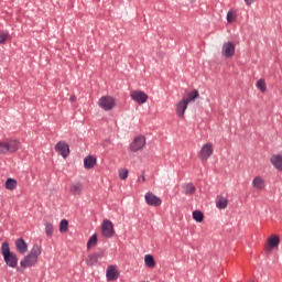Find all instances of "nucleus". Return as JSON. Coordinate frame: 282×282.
<instances>
[{
	"mask_svg": "<svg viewBox=\"0 0 282 282\" xmlns=\"http://www.w3.org/2000/svg\"><path fill=\"white\" fill-rule=\"evenodd\" d=\"M221 54L225 58H232L235 56V43L226 42L223 45Z\"/></svg>",
	"mask_w": 282,
	"mask_h": 282,
	"instance_id": "nucleus-10",
	"label": "nucleus"
},
{
	"mask_svg": "<svg viewBox=\"0 0 282 282\" xmlns=\"http://www.w3.org/2000/svg\"><path fill=\"white\" fill-rule=\"evenodd\" d=\"M15 250L20 254H25L28 252V242L23 238H18L15 240Z\"/></svg>",
	"mask_w": 282,
	"mask_h": 282,
	"instance_id": "nucleus-15",
	"label": "nucleus"
},
{
	"mask_svg": "<svg viewBox=\"0 0 282 282\" xmlns=\"http://www.w3.org/2000/svg\"><path fill=\"white\" fill-rule=\"evenodd\" d=\"M98 245V235L94 234L87 242V250H91V248H96Z\"/></svg>",
	"mask_w": 282,
	"mask_h": 282,
	"instance_id": "nucleus-22",
	"label": "nucleus"
},
{
	"mask_svg": "<svg viewBox=\"0 0 282 282\" xmlns=\"http://www.w3.org/2000/svg\"><path fill=\"white\" fill-rule=\"evenodd\" d=\"M96 162H97L96 156L89 154L84 159V167L87 170L94 169L96 166Z\"/></svg>",
	"mask_w": 282,
	"mask_h": 282,
	"instance_id": "nucleus-17",
	"label": "nucleus"
},
{
	"mask_svg": "<svg viewBox=\"0 0 282 282\" xmlns=\"http://www.w3.org/2000/svg\"><path fill=\"white\" fill-rule=\"evenodd\" d=\"M55 151L58 153V155H62V158H69V144L65 141H58L55 144Z\"/></svg>",
	"mask_w": 282,
	"mask_h": 282,
	"instance_id": "nucleus-9",
	"label": "nucleus"
},
{
	"mask_svg": "<svg viewBox=\"0 0 282 282\" xmlns=\"http://www.w3.org/2000/svg\"><path fill=\"white\" fill-rule=\"evenodd\" d=\"M269 248L271 250H274V248H279V243H281V238L279 236L274 235L268 238Z\"/></svg>",
	"mask_w": 282,
	"mask_h": 282,
	"instance_id": "nucleus-18",
	"label": "nucleus"
},
{
	"mask_svg": "<svg viewBox=\"0 0 282 282\" xmlns=\"http://www.w3.org/2000/svg\"><path fill=\"white\" fill-rule=\"evenodd\" d=\"M69 228V221L67 219H63L59 223V232H67Z\"/></svg>",
	"mask_w": 282,
	"mask_h": 282,
	"instance_id": "nucleus-30",
	"label": "nucleus"
},
{
	"mask_svg": "<svg viewBox=\"0 0 282 282\" xmlns=\"http://www.w3.org/2000/svg\"><path fill=\"white\" fill-rule=\"evenodd\" d=\"M263 184H264V181L260 176H256L252 181L253 188H257L258 191H263Z\"/></svg>",
	"mask_w": 282,
	"mask_h": 282,
	"instance_id": "nucleus-21",
	"label": "nucleus"
},
{
	"mask_svg": "<svg viewBox=\"0 0 282 282\" xmlns=\"http://www.w3.org/2000/svg\"><path fill=\"white\" fill-rule=\"evenodd\" d=\"M119 177L120 180H127L129 177V170L127 169L120 170Z\"/></svg>",
	"mask_w": 282,
	"mask_h": 282,
	"instance_id": "nucleus-34",
	"label": "nucleus"
},
{
	"mask_svg": "<svg viewBox=\"0 0 282 282\" xmlns=\"http://www.w3.org/2000/svg\"><path fill=\"white\" fill-rule=\"evenodd\" d=\"M199 98V91L197 89L192 90L191 93L187 94L186 98H183L184 101L187 102H194V100H197Z\"/></svg>",
	"mask_w": 282,
	"mask_h": 282,
	"instance_id": "nucleus-19",
	"label": "nucleus"
},
{
	"mask_svg": "<svg viewBox=\"0 0 282 282\" xmlns=\"http://www.w3.org/2000/svg\"><path fill=\"white\" fill-rule=\"evenodd\" d=\"M217 208L220 210H224L225 208H228V199L226 198H220L218 202H216Z\"/></svg>",
	"mask_w": 282,
	"mask_h": 282,
	"instance_id": "nucleus-29",
	"label": "nucleus"
},
{
	"mask_svg": "<svg viewBox=\"0 0 282 282\" xmlns=\"http://www.w3.org/2000/svg\"><path fill=\"white\" fill-rule=\"evenodd\" d=\"M45 232L47 237H52V235H54V225H52V223L45 224Z\"/></svg>",
	"mask_w": 282,
	"mask_h": 282,
	"instance_id": "nucleus-32",
	"label": "nucleus"
},
{
	"mask_svg": "<svg viewBox=\"0 0 282 282\" xmlns=\"http://www.w3.org/2000/svg\"><path fill=\"white\" fill-rule=\"evenodd\" d=\"M32 257H34L35 259H39V257H41V247L39 245H33L30 253Z\"/></svg>",
	"mask_w": 282,
	"mask_h": 282,
	"instance_id": "nucleus-28",
	"label": "nucleus"
},
{
	"mask_svg": "<svg viewBox=\"0 0 282 282\" xmlns=\"http://www.w3.org/2000/svg\"><path fill=\"white\" fill-rule=\"evenodd\" d=\"M19 144L20 143L17 139H11L7 142H0V154L7 155V153H17Z\"/></svg>",
	"mask_w": 282,
	"mask_h": 282,
	"instance_id": "nucleus-2",
	"label": "nucleus"
},
{
	"mask_svg": "<svg viewBox=\"0 0 282 282\" xmlns=\"http://www.w3.org/2000/svg\"><path fill=\"white\" fill-rule=\"evenodd\" d=\"M69 193H72V195H80L83 193V183L70 185Z\"/></svg>",
	"mask_w": 282,
	"mask_h": 282,
	"instance_id": "nucleus-20",
	"label": "nucleus"
},
{
	"mask_svg": "<svg viewBox=\"0 0 282 282\" xmlns=\"http://www.w3.org/2000/svg\"><path fill=\"white\" fill-rule=\"evenodd\" d=\"M75 100H76L75 96L70 97V102H74Z\"/></svg>",
	"mask_w": 282,
	"mask_h": 282,
	"instance_id": "nucleus-37",
	"label": "nucleus"
},
{
	"mask_svg": "<svg viewBox=\"0 0 282 282\" xmlns=\"http://www.w3.org/2000/svg\"><path fill=\"white\" fill-rule=\"evenodd\" d=\"M39 263V259L34 256H31L30 253L23 258V260L20 262V265L22 268H32V265H36Z\"/></svg>",
	"mask_w": 282,
	"mask_h": 282,
	"instance_id": "nucleus-12",
	"label": "nucleus"
},
{
	"mask_svg": "<svg viewBox=\"0 0 282 282\" xmlns=\"http://www.w3.org/2000/svg\"><path fill=\"white\" fill-rule=\"evenodd\" d=\"M145 202L148 206H162V198L155 196V194L148 192L145 194Z\"/></svg>",
	"mask_w": 282,
	"mask_h": 282,
	"instance_id": "nucleus-11",
	"label": "nucleus"
},
{
	"mask_svg": "<svg viewBox=\"0 0 282 282\" xmlns=\"http://www.w3.org/2000/svg\"><path fill=\"white\" fill-rule=\"evenodd\" d=\"M246 6H252L254 3V0H245Z\"/></svg>",
	"mask_w": 282,
	"mask_h": 282,
	"instance_id": "nucleus-35",
	"label": "nucleus"
},
{
	"mask_svg": "<svg viewBox=\"0 0 282 282\" xmlns=\"http://www.w3.org/2000/svg\"><path fill=\"white\" fill-rule=\"evenodd\" d=\"M257 89H260L262 94H265L268 91V85L265 84V79L260 78L256 84Z\"/></svg>",
	"mask_w": 282,
	"mask_h": 282,
	"instance_id": "nucleus-24",
	"label": "nucleus"
},
{
	"mask_svg": "<svg viewBox=\"0 0 282 282\" xmlns=\"http://www.w3.org/2000/svg\"><path fill=\"white\" fill-rule=\"evenodd\" d=\"M270 162L276 171L282 172V155L281 154H272L270 158Z\"/></svg>",
	"mask_w": 282,
	"mask_h": 282,
	"instance_id": "nucleus-16",
	"label": "nucleus"
},
{
	"mask_svg": "<svg viewBox=\"0 0 282 282\" xmlns=\"http://www.w3.org/2000/svg\"><path fill=\"white\" fill-rule=\"evenodd\" d=\"M184 195H193L195 194V185L193 183H187L183 186Z\"/></svg>",
	"mask_w": 282,
	"mask_h": 282,
	"instance_id": "nucleus-23",
	"label": "nucleus"
},
{
	"mask_svg": "<svg viewBox=\"0 0 282 282\" xmlns=\"http://www.w3.org/2000/svg\"><path fill=\"white\" fill-rule=\"evenodd\" d=\"M1 254L4 259V263L9 268H17V265H19V257H17V253L10 250V242L8 241L2 242Z\"/></svg>",
	"mask_w": 282,
	"mask_h": 282,
	"instance_id": "nucleus-1",
	"label": "nucleus"
},
{
	"mask_svg": "<svg viewBox=\"0 0 282 282\" xmlns=\"http://www.w3.org/2000/svg\"><path fill=\"white\" fill-rule=\"evenodd\" d=\"M237 21V13L235 11L229 10L227 13V23H235Z\"/></svg>",
	"mask_w": 282,
	"mask_h": 282,
	"instance_id": "nucleus-31",
	"label": "nucleus"
},
{
	"mask_svg": "<svg viewBox=\"0 0 282 282\" xmlns=\"http://www.w3.org/2000/svg\"><path fill=\"white\" fill-rule=\"evenodd\" d=\"M144 263L147 268H155V258H153L151 254H145Z\"/></svg>",
	"mask_w": 282,
	"mask_h": 282,
	"instance_id": "nucleus-26",
	"label": "nucleus"
},
{
	"mask_svg": "<svg viewBox=\"0 0 282 282\" xmlns=\"http://www.w3.org/2000/svg\"><path fill=\"white\" fill-rule=\"evenodd\" d=\"M99 107L104 111H111L116 107V99L111 96H104L99 99Z\"/></svg>",
	"mask_w": 282,
	"mask_h": 282,
	"instance_id": "nucleus-5",
	"label": "nucleus"
},
{
	"mask_svg": "<svg viewBox=\"0 0 282 282\" xmlns=\"http://www.w3.org/2000/svg\"><path fill=\"white\" fill-rule=\"evenodd\" d=\"M193 219L197 221V224H202V221H204V213H202V210H194Z\"/></svg>",
	"mask_w": 282,
	"mask_h": 282,
	"instance_id": "nucleus-27",
	"label": "nucleus"
},
{
	"mask_svg": "<svg viewBox=\"0 0 282 282\" xmlns=\"http://www.w3.org/2000/svg\"><path fill=\"white\" fill-rule=\"evenodd\" d=\"M130 98L137 102V105H144L149 100V95L142 90H134L130 94Z\"/></svg>",
	"mask_w": 282,
	"mask_h": 282,
	"instance_id": "nucleus-8",
	"label": "nucleus"
},
{
	"mask_svg": "<svg viewBox=\"0 0 282 282\" xmlns=\"http://www.w3.org/2000/svg\"><path fill=\"white\" fill-rule=\"evenodd\" d=\"M210 155H213V143L208 142L202 147L200 151L198 152V158L202 160V162H206Z\"/></svg>",
	"mask_w": 282,
	"mask_h": 282,
	"instance_id": "nucleus-7",
	"label": "nucleus"
},
{
	"mask_svg": "<svg viewBox=\"0 0 282 282\" xmlns=\"http://www.w3.org/2000/svg\"><path fill=\"white\" fill-rule=\"evenodd\" d=\"M139 182H147V178L144 177V172H142L141 177H139Z\"/></svg>",
	"mask_w": 282,
	"mask_h": 282,
	"instance_id": "nucleus-36",
	"label": "nucleus"
},
{
	"mask_svg": "<svg viewBox=\"0 0 282 282\" xmlns=\"http://www.w3.org/2000/svg\"><path fill=\"white\" fill-rule=\"evenodd\" d=\"M106 276L108 281H118L120 272L116 270L115 265H109L106 271Z\"/></svg>",
	"mask_w": 282,
	"mask_h": 282,
	"instance_id": "nucleus-13",
	"label": "nucleus"
},
{
	"mask_svg": "<svg viewBox=\"0 0 282 282\" xmlns=\"http://www.w3.org/2000/svg\"><path fill=\"white\" fill-rule=\"evenodd\" d=\"M102 257H105L104 250H100L93 254L87 256V258L85 260L86 265H88L89 268H94V265H96V263H98V261H100V259H102Z\"/></svg>",
	"mask_w": 282,
	"mask_h": 282,
	"instance_id": "nucleus-6",
	"label": "nucleus"
},
{
	"mask_svg": "<svg viewBox=\"0 0 282 282\" xmlns=\"http://www.w3.org/2000/svg\"><path fill=\"white\" fill-rule=\"evenodd\" d=\"M9 34L0 30V45H3L8 41Z\"/></svg>",
	"mask_w": 282,
	"mask_h": 282,
	"instance_id": "nucleus-33",
	"label": "nucleus"
},
{
	"mask_svg": "<svg viewBox=\"0 0 282 282\" xmlns=\"http://www.w3.org/2000/svg\"><path fill=\"white\" fill-rule=\"evenodd\" d=\"M4 186H6L7 191H14V188H17V180L7 178Z\"/></svg>",
	"mask_w": 282,
	"mask_h": 282,
	"instance_id": "nucleus-25",
	"label": "nucleus"
},
{
	"mask_svg": "<svg viewBox=\"0 0 282 282\" xmlns=\"http://www.w3.org/2000/svg\"><path fill=\"white\" fill-rule=\"evenodd\" d=\"M101 235L106 239H111L113 235H116V231L113 230V223L109 219H105L101 224Z\"/></svg>",
	"mask_w": 282,
	"mask_h": 282,
	"instance_id": "nucleus-4",
	"label": "nucleus"
},
{
	"mask_svg": "<svg viewBox=\"0 0 282 282\" xmlns=\"http://www.w3.org/2000/svg\"><path fill=\"white\" fill-rule=\"evenodd\" d=\"M147 147V138L144 135L135 137L129 145V149L132 153H138V151H142Z\"/></svg>",
	"mask_w": 282,
	"mask_h": 282,
	"instance_id": "nucleus-3",
	"label": "nucleus"
},
{
	"mask_svg": "<svg viewBox=\"0 0 282 282\" xmlns=\"http://www.w3.org/2000/svg\"><path fill=\"white\" fill-rule=\"evenodd\" d=\"M186 109H188V102L182 99L176 104V116L178 118H184V113H186Z\"/></svg>",
	"mask_w": 282,
	"mask_h": 282,
	"instance_id": "nucleus-14",
	"label": "nucleus"
}]
</instances>
